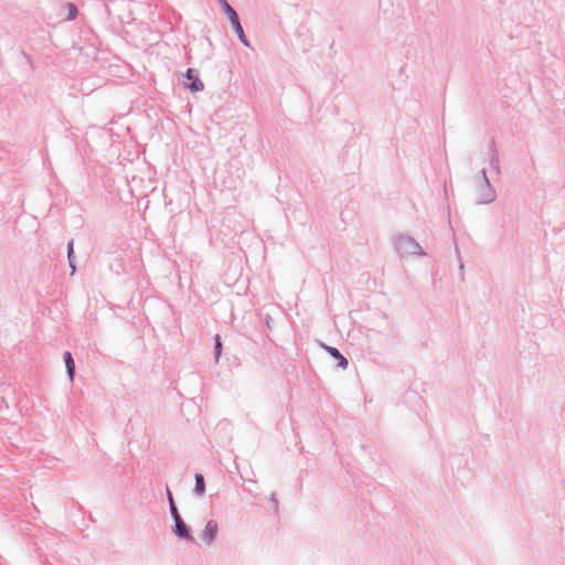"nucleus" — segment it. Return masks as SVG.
Segmentation results:
<instances>
[{
	"mask_svg": "<svg viewBox=\"0 0 565 565\" xmlns=\"http://www.w3.org/2000/svg\"><path fill=\"white\" fill-rule=\"evenodd\" d=\"M60 15L64 21H74L78 15V8L74 2H65L61 7Z\"/></svg>",
	"mask_w": 565,
	"mask_h": 565,
	"instance_id": "8",
	"label": "nucleus"
},
{
	"mask_svg": "<svg viewBox=\"0 0 565 565\" xmlns=\"http://www.w3.org/2000/svg\"><path fill=\"white\" fill-rule=\"evenodd\" d=\"M67 260H68V265L72 269V275L75 274L76 271V265H75V253H74V239H71L68 241L67 243Z\"/></svg>",
	"mask_w": 565,
	"mask_h": 565,
	"instance_id": "11",
	"label": "nucleus"
},
{
	"mask_svg": "<svg viewBox=\"0 0 565 565\" xmlns=\"http://www.w3.org/2000/svg\"><path fill=\"white\" fill-rule=\"evenodd\" d=\"M393 246L395 252L402 259L407 258L409 256L426 255L419 243L414 237L406 234H397L396 236H394Z\"/></svg>",
	"mask_w": 565,
	"mask_h": 565,
	"instance_id": "1",
	"label": "nucleus"
},
{
	"mask_svg": "<svg viewBox=\"0 0 565 565\" xmlns=\"http://www.w3.org/2000/svg\"><path fill=\"white\" fill-rule=\"evenodd\" d=\"M269 503L273 508L274 511H278V500H277V497H276V493H271L270 498H269Z\"/></svg>",
	"mask_w": 565,
	"mask_h": 565,
	"instance_id": "16",
	"label": "nucleus"
},
{
	"mask_svg": "<svg viewBox=\"0 0 565 565\" xmlns=\"http://www.w3.org/2000/svg\"><path fill=\"white\" fill-rule=\"evenodd\" d=\"M491 156H499V151L497 149V145L493 139L491 140V142L489 145V150H488V158H490Z\"/></svg>",
	"mask_w": 565,
	"mask_h": 565,
	"instance_id": "15",
	"label": "nucleus"
},
{
	"mask_svg": "<svg viewBox=\"0 0 565 565\" xmlns=\"http://www.w3.org/2000/svg\"><path fill=\"white\" fill-rule=\"evenodd\" d=\"M171 532L180 540L186 542V543H194V536L192 534V529L190 525H188L183 518L173 521V524L171 526Z\"/></svg>",
	"mask_w": 565,
	"mask_h": 565,
	"instance_id": "3",
	"label": "nucleus"
},
{
	"mask_svg": "<svg viewBox=\"0 0 565 565\" xmlns=\"http://www.w3.org/2000/svg\"><path fill=\"white\" fill-rule=\"evenodd\" d=\"M22 53H23L24 57L26 58V61H28V62L30 63V65L32 66V63H33L32 57H31L28 53H25V52H22Z\"/></svg>",
	"mask_w": 565,
	"mask_h": 565,
	"instance_id": "20",
	"label": "nucleus"
},
{
	"mask_svg": "<svg viewBox=\"0 0 565 565\" xmlns=\"http://www.w3.org/2000/svg\"><path fill=\"white\" fill-rule=\"evenodd\" d=\"M183 85L192 93H199L204 89V84L199 76V71L195 68H188L183 75Z\"/></svg>",
	"mask_w": 565,
	"mask_h": 565,
	"instance_id": "4",
	"label": "nucleus"
},
{
	"mask_svg": "<svg viewBox=\"0 0 565 565\" xmlns=\"http://www.w3.org/2000/svg\"><path fill=\"white\" fill-rule=\"evenodd\" d=\"M326 352L337 362V366L347 370L349 366L348 359L340 352V350L335 347L328 345L323 342L320 343Z\"/></svg>",
	"mask_w": 565,
	"mask_h": 565,
	"instance_id": "6",
	"label": "nucleus"
},
{
	"mask_svg": "<svg viewBox=\"0 0 565 565\" xmlns=\"http://www.w3.org/2000/svg\"><path fill=\"white\" fill-rule=\"evenodd\" d=\"M480 174L482 177V182L487 183V181H489V179H488V175H487V170L484 168L480 171Z\"/></svg>",
	"mask_w": 565,
	"mask_h": 565,
	"instance_id": "19",
	"label": "nucleus"
},
{
	"mask_svg": "<svg viewBox=\"0 0 565 565\" xmlns=\"http://www.w3.org/2000/svg\"><path fill=\"white\" fill-rule=\"evenodd\" d=\"M456 250H457V255H458V259H459V270H460V274H461V279H463V263L461 262L458 248H456Z\"/></svg>",
	"mask_w": 565,
	"mask_h": 565,
	"instance_id": "18",
	"label": "nucleus"
},
{
	"mask_svg": "<svg viewBox=\"0 0 565 565\" xmlns=\"http://www.w3.org/2000/svg\"><path fill=\"white\" fill-rule=\"evenodd\" d=\"M169 510H170L172 521H175V520H179L182 518L175 502H171V505H169Z\"/></svg>",
	"mask_w": 565,
	"mask_h": 565,
	"instance_id": "14",
	"label": "nucleus"
},
{
	"mask_svg": "<svg viewBox=\"0 0 565 565\" xmlns=\"http://www.w3.org/2000/svg\"><path fill=\"white\" fill-rule=\"evenodd\" d=\"M63 361L65 363L66 375H67L70 382H73L75 373H76V365H75V360L73 358V354L70 351H65L63 353Z\"/></svg>",
	"mask_w": 565,
	"mask_h": 565,
	"instance_id": "9",
	"label": "nucleus"
},
{
	"mask_svg": "<svg viewBox=\"0 0 565 565\" xmlns=\"http://www.w3.org/2000/svg\"><path fill=\"white\" fill-rule=\"evenodd\" d=\"M218 3L221 6L222 12L226 15L227 20L230 21L232 29L237 35L239 42L244 46L249 47V40L244 32L243 25L239 20V15L236 12V10L226 0H218Z\"/></svg>",
	"mask_w": 565,
	"mask_h": 565,
	"instance_id": "2",
	"label": "nucleus"
},
{
	"mask_svg": "<svg viewBox=\"0 0 565 565\" xmlns=\"http://www.w3.org/2000/svg\"><path fill=\"white\" fill-rule=\"evenodd\" d=\"M194 480H195V484H194L193 493L196 497H203L205 494V490H206L205 479H204L203 475L196 472L194 475Z\"/></svg>",
	"mask_w": 565,
	"mask_h": 565,
	"instance_id": "10",
	"label": "nucleus"
},
{
	"mask_svg": "<svg viewBox=\"0 0 565 565\" xmlns=\"http://www.w3.org/2000/svg\"><path fill=\"white\" fill-rule=\"evenodd\" d=\"M166 494L169 505H171V502H174L173 495L169 487L166 488Z\"/></svg>",
	"mask_w": 565,
	"mask_h": 565,
	"instance_id": "17",
	"label": "nucleus"
},
{
	"mask_svg": "<svg viewBox=\"0 0 565 565\" xmlns=\"http://www.w3.org/2000/svg\"><path fill=\"white\" fill-rule=\"evenodd\" d=\"M218 533V524L215 520H209L202 531V540L206 545L214 543Z\"/></svg>",
	"mask_w": 565,
	"mask_h": 565,
	"instance_id": "7",
	"label": "nucleus"
},
{
	"mask_svg": "<svg viewBox=\"0 0 565 565\" xmlns=\"http://www.w3.org/2000/svg\"><path fill=\"white\" fill-rule=\"evenodd\" d=\"M497 193L490 181L482 182L477 189L476 202L478 204H489L495 200Z\"/></svg>",
	"mask_w": 565,
	"mask_h": 565,
	"instance_id": "5",
	"label": "nucleus"
},
{
	"mask_svg": "<svg viewBox=\"0 0 565 565\" xmlns=\"http://www.w3.org/2000/svg\"><path fill=\"white\" fill-rule=\"evenodd\" d=\"M490 168L495 171L498 174L500 173V158L499 156H491L488 158Z\"/></svg>",
	"mask_w": 565,
	"mask_h": 565,
	"instance_id": "13",
	"label": "nucleus"
},
{
	"mask_svg": "<svg viewBox=\"0 0 565 565\" xmlns=\"http://www.w3.org/2000/svg\"><path fill=\"white\" fill-rule=\"evenodd\" d=\"M214 360L215 362H218L222 351H223V342L220 334H215L214 337Z\"/></svg>",
	"mask_w": 565,
	"mask_h": 565,
	"instance_id": "12",
	"label": "nucleus"
}]
</instances>
